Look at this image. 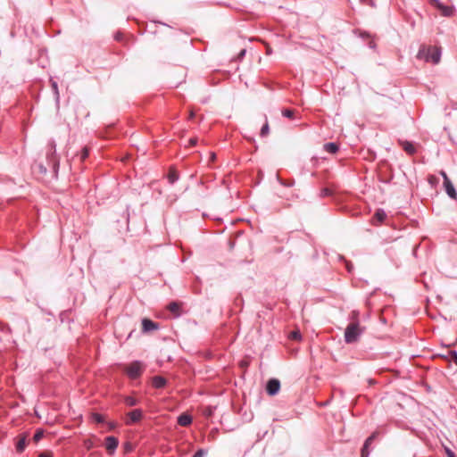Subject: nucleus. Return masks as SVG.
I'll list each match as a JSON object with an SVG mask.
<instances>
[{
  "label": "nucleus",
  "mask_w": 457,
  "mask_h": 457,
  "mask_svg": "<svg viewBox=\"0 0 457 457\" xmlns=\"http://www.w3.org/2000/svg\"><path fill=\"white\" fill-rule=\"evenodd\" d=\"M152 385L155 388H162L166 385V379L161 376H155L152 379Z\"/></svg>",
  "instance_id": "nucleus-14"
},
{
  "label": "nucleus",
  "mask_w": 457,
  "mask_h": 457,
  "mask_svg": "<svg viewBox=\"0 0 457 457\" xmlns=\"http://www.w3.org/2000/svg\"><path fill=\"white\" fill-rule=\"evenodd\" d=\"M399 144L408 154L412 155L416 153V147L411 142L400 140Z\"/></svg>",
  "instance_id": "nucleus-9"
},
{
  "label": "nucleus",
  "mask_w": 457,
  "mask_h": 457,
  "mask_svg": "<svg viewBox=\"0 0 457 457\" xmlns=\"http://www.w3.org/2000/svg\"><path fill=\"white\" fill-rule=\"evenodd\" d=\"M451 356H452V361L457 365V353L453 352Z\"/></svg>",
  "instance_id": "nucleus-31"
},
{
  "label": "nucleus",
  "mask_w": 457,
  "mask_h": 457,
  "mask_svg": "<svg viewBox=\"0 0 457 457\" xmlns=\"http://www.w3.org/2000/svg\"><path fill=\"white\" fill-rule=\"evenodd\" d=\"M38 457H53V453L49 451L43 452Z\"/></svg>",
  "instance_id": "nucleus-28"
},
{
  "label": "nucleus",
  "mask_w": 457,
  "mask_h": 457,
  "mask_svg": "<svg viewBox=\"0 0 457 457\" xmlns=\"http://www.w3.org/2000/svg\"><path fill=\"white\" fill-rule=\"evenodd\" d=\"M118 444H119V441L116 437L114 436H108L105 438V444H104V446H105V449L107 450V452L112 454L115 449L117 448L118 446Z\"/></svg>",
  "instance_id": "nucleus-6"
},
{
  "label": "nucleus",
  "mask_w": 457,
  "mask_h": 457,
  "mask_svg": "<svg viewBox=\"0 0 457 457\" xmlns=\"http://www.w3.org/2000/svg\"><path fill=\"white\" fill-rule=\"evenodd\" d=\"M215 157H216L215 154H213V153H212V161H214V160H215Z\"/></svg>",
  "instance_id": "nucleus-37"
},
{
  "label": "nucleus",
  "mask_w": 457,
  "mask_h": 457,
  "mask_svg": "<svg viewBox=\"0 0 457 457\" xmlns=\"http://www.w3.org/2000/svg\"><path fill=\"white\" fill-rule=\"evenodd\" d=\"M377 435H378V433L374 432L366 439V441H365V443L363 445V447L361 449V457H368L369 456V454H370L369 447L372 444L374 439L376 438Z\"/></svg>",
  "instance_id": "nucleus-7"
},
{
  "label": "nucleus",
  "mask_w": 457,
  "mask_h": 457,
  "mask_svg": "<svg viewBox=\"0 0 457 457\" xmlns=\"http://www.w3.org/2000/svg\"><path fill=\"white\" fill-rule=\"evenodd\" d=\"M142 328L145 332H148L150 330L157 329L158 325L148 319H144L142 320Z\"/></svg>",
  "instance_id": "nucleus-11"
},
{
  "label": "nucleus",
  "mask_w": 457,
  "mask_h": 457,
  "mask_svg": "<svg viewBox=\"0 0 457 457\" xmlns=\"http://www.w3.org/2000/svg\"><path fill=\"white\" fill-rule=\"evenodd\" d=\"M361 2H365L366 0H361Z\"/></svg>",
  "instance_id": "nucleus-39"
},
{
  "label": "nucleus",
  "mask_w": 457,
  "mask_h": 457,
  "mask_svg": "<svg viewBox=\"0 0 457 457\" xmlns=\"http://www.w3.org/2000/svg\"><path fill=\"white\" fill-rule=\"evenodd\" d=\"M203 413L205 417L209 418L213 413V409L211 406L204 407L203 410Z\"/></svg>",
  "instance_id": "nucleus-22"
},
{
  "label": "nucleus",
  "mask_w": 457,
  "mask_h": 457,
  "mask_svg": "<svg viewBox=\"0 0 457 457\" xmlns=\"http://www.w3.org/2000/svg\"><path fill=\"white\" fill-rule=\"evenodd\" d=\"M324 148L330 154H336L338 151V145L335 143H328L324 145Z\"/></svg>",
  "instance_id": "nucleus-16"
},
{
  "label": "nucleus",
  "mask_w": 457,
  "mask_h": 457,
  "mask_svg": "<svg viewBox=\"0 0 457 457\" xmlns=\"http://www.w3.org/2000/svg\"><path fill=\"white\" fill-rule=\"evenodd\" d=\"M194 117H195L194 111H190V112H189V119H193Z\"/></svg>",
  "instance_id": "nucleus-36"
},
{
  "label": "nucleus",
  "mask_w": 457,
  "mask_h": 457,
  "mask_svg": "<svg viewBox=\"0 0 457 457\" xmlns=\"http://www.w3.org/2000/svg\"><path fill=\"white\" fill-rule=\"evenodd\" d=\"M125 403L129 406H134L137 403V400L132 396H127L125 398Z\"/></svg>",
  "instance_id": "nucleus-20"
},
{
  "label": "nucleus",
  "mask_w": 457,
  "mask_h": 457,
  "mask_svg": "<svg viewBox=\"0 0 457 457\" xmlns=\"http://www.w3.org/2000/svg\"><path fill=\"white\" fill-rule=\"evenodd\" d=\"M180 305L178 303H170L168 305V309L170 312H173L176 316L179 314Z\"/></svg>",
  "instance_id": "nucleus-17"
},
{
  "label": "nucleus",
  "mask_w": 457,
  "mask_h": 457,
  "mask_svg": "<svg viewBox=\"0 0 457 457\" xmlns=\"http://www.w3.org/2000/svg\"><path fill=\"white\" fill-rule=\"evenodd\" d=\"M88 154H89V149L87 146H85L82 149L81 154H80V161L84 162L87 158Z\"/></svg>",
  "instance_id": "nucleus-21"
},
{
  "label": "nucleus",
  "mask_w": 457,
  "mask_h": 457,
  "mask_svg": "<svg viewBox=\"0 0 457 457\" xmlns=\"http://www.w3.org/2000/svg\"><path fill=\"white\" fill-rule=\"evenodd\" d=\"M93 419L97 423H101V422L104 421L103 416L101 414H98V413H94L93 414Z\"/></svg>",
  "instance_id": "nucleus-27"
},
{
  "label": "nucleus",
  "mask_w": 457,
  "mask_h": 457,
  "mask_svg": "<svg viewBox=\"0 0 457 457\" xmlns=\"http://www.w3.org/2000/svg\"><path fill=\"white\" fill-rule=\"evenodd\" d=\"M363 329L360 327L358 322L350 323L345 331V340L347 344L354 343L362 333Z\"/></svg>",
  "instance_id": "nucleus-2"
},
{
  "label": "nucleus",
  "mask_w": 457,
  "mask_h": 457,
  "mask_svg": "<svg viewBox=\"0 0 457 457\" xmlns=\"http://www.w3.org/2000/svg\"><path fill=\"white\" fill-rule=\"evenodd\" d=\"M27 445V436L25 435H21L19 436L17 444H16V451L18 453H22Z\"/></svg>",
  "instance_id": "nucleus-12"
},
{
  "label": "nucleus",
  "mask_w": 457,
  "mask_h": 457,
  "mask_svg": "<svg viewBox=\"0 0 457 457\" xmlns=\"http://www.w3.org/2000/svg\"><path fill=\"white\" fill-rule=\"evenodd\" d=\"M352 315H353V319L356 320V319H357V316H358V312L353 311V312H352Z\"/></svg>",
  "instance_id": "nucleus-35"
},
{
  "label": "nucleus",
  "mask_w": 457,
  "mask_h": 457,
  "mask_svg": "<svg viewBox=\"0 0 457 457\" xmlns=\"http://www.w3.org/2000/svg\"><path fill=\"white\" fill-rule=\"evenodd\" d=\"M322 195H330V190H329V189H328V188H324V189L322 190Z\"/></svg>",
  "instance_id": "nucleus-34"
},
{
  "label": "nucleus",
  "mask_w": 457,
  "mask_h": 457,
  "mask_svg": "<svg viewBox=\"0 0 457 457\" xmlns=\"http://www.w3.org/2000/svg\"><path fill=\"white\" fill-rule=\"evenodd\" d=\"M143 417L142 411L139 409H136L128 413L129 420L126 421L127 424H132L139 421Z\"/></svg>",
  "instance_id": "nucleus-8"
},
{
  "label": "nucleus",
  "mask_w": 457,
  "mask_h": 457,
  "mask_svg": "<svg viewBox=\"0 0 457 457\" xmlns=\"http://www.w3.org/2000/svg\"><path fill=\"white\" fill-rule=\"evenodd\" d=\"M196 143H197V138H196V137L191 138V139L189 140V145H190V146H194V145H196Z\"/></svg>",
  "instance_id": "nucleus-33"
},
{
  "label": "nucleus",
  "mask_w": 457,
  "mask_h": 457,
  "mask_svg": "<svg viewBox=\"0 0 457 457\" xmlns=\"http://www.w3.org/2000/svg\"><path fill=\"white\" fill-rule=\"evenodd\" d=\"M179 178V175L176 170H170L168 174V179L170 183H174Z\"/></svg>",
  "instance_id": "nucleus-19"
},
{
  "label": "nucleus",
  "mask_w": 457,
  "mask_h": 457,
  "mask_svg": "<svg viewBox=\"0 0 457 457\" xmlns=\"http://www.w3.org/2000/svg\"><path fill=\"white\" fill-rule=\"evenodd\" d=\"M43 437V431L42 430H38L35 433L34 436H33V440L37 443L39 440H41V438Z\"/></svg>",
  "instance_id": "nucleus-26"
},
{
  "label": "nucleus",
  "mask_w": 457,
  "mask_h": 457,
  "mask_svg": "<svg viewBox=\"0 0 457 457\" xmlns=\"http://www.w3.org/2000/svg\"><path fill=\"white\" fill-rule=\"evenodd\" d=\"M445 453L448 457H455L454 453L452 450H450L449 448H445Z\"/></svg>",
  "instance_id": "nucleus-30"
},
{
  "label": "nucleus",
  "mask_w": 457,
  "mask_h": 457,
  "mask_svg": "<svg viewBox=\"0 0 457 457\" xmlns=\"http://www.w3.org/2000/svg\"><path fill=\"white\" fill-rule=\"evenodd\" d=\"M289 337L293 340H300L301 339V334L298 330L292 331L289 335Z\"/></svg>",
  "instance_id": "nucleus-23"
},
{
  "label": "nucleus",
  "mask_w": 457,
  "mask_h": 457,
  "mask_svg": "<svg viewBox=\"0 0 457 457\" xmlns=\"http://www.w3.org/2000/svg\"><path fill=\"white\" fill-rule=\"evenodd\" d=\"M444 187H445V189L447 195L451 198H453V199L457 198V193H456L455 188H454L453 183L451 182V180L444 181Z\"/></svg>",
  "instance_id": "nucleus-10"
},
{
  "label": "nucleus",
  "mask_w": 457,
  "mask_h": 457,
  "mask_svg": "<svg viewBox=\"0 0 457 457\" xmlns=\"http://www.w3.org/2000/svg\"><path fill=\"white\" fill-rule=\"evenodd\" d=\"M386 217V215L384 211L378 210L373 217L374 224L378 225V224L382 223L385 220Z\"/></svg>",
  "instance_id": "nucleus-15"
},
{
  "label": "nucleus",
  "mask_w": 457,
  "mask_h": 457,
  "mask_svg": "<svg viewBox=\"0 0 457 457\" xmlns=\"http://www.w3.org/2000/svg\"><path fill=\"white\" fill-rule=\"evenodd\" d=\"M282 114L285 116V117H287L289 119H292L294 117V114H295V111L294 110H289V109H286L282 112Z\"/></svg>",
  "instance_id": "nucleus-24"
},
{
  "label": "nucleus",
  "mask_w": 457,
  "mask_h": 457,
  "mask_svg": "<svg viewBox=\"0 0 457 457\" xmlns=\"http://www.w3.org/2000/svg\"><path fill=\"white\" fill-rule=\"evenodd\" d=\"M440 175L442 176V178L444 179V181H447V180H450L448 176L446 175V173L444 171V170H441L440 171Z\"/></svg>",
  "instance_id": "nucleus-32"
},
{
  "label": "nucleus",
  "mask_w": 457,
  "mask_h": 457,
  "mask_svg": "<svg viewBox=\"0 0 457 457\" xmlns=\"http://www.w3.org/2000/svg\"><path fill=\"white\" fill-rule=\"evenodd\" d=\"M269 133H270V126H269L268 120H266L265 123L263 124V126L261 129L260 135H261V137H267L269 135Z\"/></svg>",
  "instance_id": "nucleus-18"
},
{
  "label": "nucleus",
  "mask_w": 457,
  "mask_h": 457,
  "mask_svg": "<svg viewBox=\"0 0 457 457\" xmlns=\"http://www.w3.org/2000/svg\"><path fill=\"white\" fill-rule=\"evenodd\" d=\"M114 427H115V425H114V424H110V428H111V429H112V428H113Z\"/></svg>",
  "instance_id": "nucleus-38"
},
{
  "label": "nucleus",
  "mask_w": 457,
  "mask_h": 457,
  "mask_svg": "<svg viewBox=\"0 0 457 457\" xmlns=\"http://www.w3.org/2000/svg\"><path fill=\"white\" fill-rule=\"evenodd\" d=\"M429 4L439 10L443 16L451 17L453 15V7L445 5L439 0H429Z\"/></svg>",
  "instance_id": "nucleus-4"
},
{
  "label": "nucleus",
  "mask_w": 457,
  "mask_h": 457,
  "mask_svg": "<svg viewBox=\"0 0 457 457\" xmlns=\"http://www.w3.org/2000/svg\"><path fill=\"white\" fill-rule=\"evenodd\" d=\"M205 452L203 449H199L193 457H204Z\"/></svg>",
  "instance_id": "nucleus-29"
},
{
  "label": "nucleus",
  "mask_w": 457,
  "mask_h": 457,
  "mask_svg": "<svg viewBox=\"0 0 457 457\" xmlns=\"http://www.w3.org/2000/svg\"><path fill=\"white\" fill-rule=\"evenodd\" d=\"M428 181L430 185L435 186L438 183V179L435 175H429Z\"/></svg>",
  "instance_id": "nucleus-25"
},
{
  "label": "nucleus",
  "mask_w": 457,
  "mask_h": 457,
  "mask_svg": "<svg viewBox=\"0 0 457 457\" xmlns=\"http://www.w3.org/2000/svg\"><path fill=\"white\" fill-rule=\"evenodd\" d=\"M440 48L431 46H421L417 54L418 59L431 62L435 64H437L440 62Z\"/></svg>",
  "instance_id": "nucleus-1"
},
{
  "label": "nucleus",
  "mask_w": 457,
  "mask_h": 457,
  "mask_svg": "<svg viewBox=\"0 0 457 457\" xmlns=\"http://www.w3.org/2000/svg\"><path fill=\"white\" fill-rule=\"evenodd\" d=\"M124 372L131 379L139 378L144 370V367L140 361H133L123 368Z\"/></svg>",
  "instance_id": "nucleus-3"
},
{
  "label": "nucleus",
  "mask_w": 457,
  "mask_h": 457,
  "mask_svg": "<svg viewBox=\"0 0 457 457\" xmlns=\"http://www.w3.org/2000/svg\"><path fill=\"white\" fill-rule=\"evenodd\" d=\"M280 389V382L277 378H271L268 381L266 386L267 393L270 395H275Z\"/></svg>",
  "instance_id": "nucleus-5"
},
{
  "label": "nucleus",
  "mask_w": 457,
  "mask_h": 457,
  "mask_svg": "<svg viewBox=\"0 0 457 457\" xmlns=\"http://www.w3.org/2000/svg\"><path fill=\"white\" fill-rule=\"evenodd\" d=\"M191 422H192L191 416H189L186 413L179 415L178 418V423L182 427H187L188 425L191 424Z\"/></svg>",
  "instance_id": "nucleus-13"
}]
</instances>
